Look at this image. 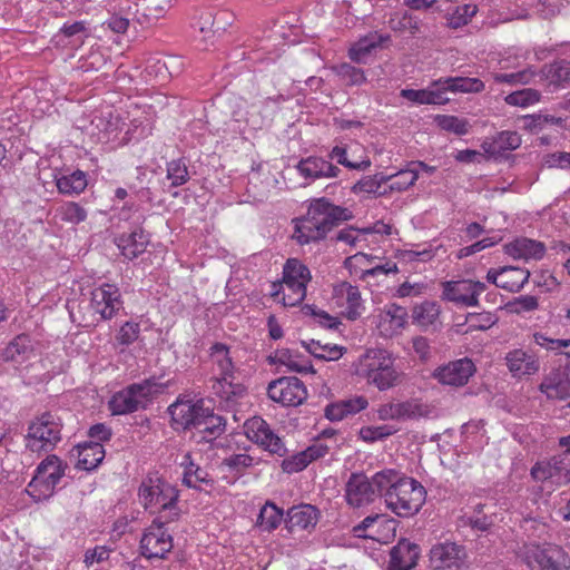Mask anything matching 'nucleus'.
Returning a JSON list of instances; mask_svg holds the SVG:
<instances>
[{
    "label": "nucleus",
    "instance_id": "nucleus-1",
    "mask_svg": "<svg viewBox=\"0 0 570 570\" xmlns=\"http://www.w3.org/2000/svg\"><path fill=\"white\" fill-rule=\"evenodd\" d=\"M375 483L383 491L386 507L401 518L416 514L426 499L424 487L412 478H401L394 470L375 473Z\"/></svg>",
    "mask_w": 570,
    "mask_h": 570
},
{
    "label": "nucleus",
    "instance_id": "nucleus-2",
    "mask_svg": "<svg viewBox=\"0 0 570 570\" xmlns=\"http://www.w3.org/2000/svg\"><path fill=\"white\" fill-rule=\"evenodd\" d=\"M353 217L348 208L332 204L326 198L314 199L304 217L294 220L293 238L301 245L320 242L337 224Z\"/></svg>",
    "mask_w": 570,
    "mask_h": 570
},
{
    "label": "nucleus",
    "instance_id": "nucleus-3",
    "mask_svg": "<svg viewBox=\"0 0 570 570\" xmlns=\"http://www.w3.org/2000/svg\"><path fill=\"white\" fill-rule=\"evenodd\" d=\"M138 495L144 508L156 514L157 522H175L179 519L178 491L157 474L144 479Z\"/></svg>",
    "mask_w": 570,
    "mask_h": 570
},
{
    "label": "nucleus",
    "instance_id": "nucleus-4",
    "mask_svg": "<svg viewBox=\"0 0 570 570\" xmlns=\"http://www.w3.org/2000/svg\"><path fill=\"white\" fill-rule=\"evenodd\" d=\"M122 307L119 288L115 284H102L91 291L90 302L78 304V311L72 306L70 316L73 322L88 327L100 321L112 318Z\"/></svg>",
    "mask_w": 570,
    "mask_h": 570
},
{
    "label": "nucleus",
    "instance_id": "nucleus-5",
    "mask_svg": "<svg viewBox=\"0 0 570 570\" xmlns=\"http://www.w3.org/2000/svg\"><path fill=\"white\" fill-rule=\"evenodd\" d=\"M163 384L155 377L134 383L115 393L109 401V410L114 415H124L145 407L154 395L158 394Z\"/></svg>",
    "mask_w": 570,
    "mask_h": 570
},
{
    "label": "nucleus",
    "instance_id": "nucleus-6",
    "mask_svg": "<svg viewBox=\"0 0 570 570\" xmlns=\"http://www.w3.org/2000/svg\"><path fill=\"white\" fill-rule=\"evenodd\" d=\"M361 368L367 382L380 391L393 387L400 377L390 353L382 348L368 350L361 358Z\"/></svg>",
    "mask_w": 570,
    "mask_h": 570
},
{
    "label": "nucleus",
    "instance_id": "nucleus-7",
    "mask_svg": "<svg viewBox=\"0 0 570 570\" xmlns=\"http://www.w3.org/2000/svg\"><path fill=\"white\" fill-rule=\"evenodd\" d=\"M61 419L50 412L30 422L26 446L32 452H49L61 441Z\"/></svg>",
    "mask_w": 570,
    "mask_h": 570
},
{
    "label": "nucleus",
    "instance_id": "nucleus-8",
    "mask_svg": "<svg viewBox=\"0 0 570 570\" xmlns=\"http://www.w3.org/2000/svg\"><path fill=\"white\" fill-rule=\"evenodd\" d=\"M65 475V466L57 455H48L37 468L36 474L26 491L36 501L51 498L56 487Z\"/></svg>",
    "mask_w": 570,
    "mask_h": 570
},
{
    "label": "nucleus",
    "instance_id": "nucleus-9",
    "mask_svg": "<svg viewBox=\"0 0 570 570\" xmlns=\"http://www.w3.org/2000/svg\"><path fill=\"white\" fill-rule=\"evenodd\" d=\"M522 559L530 570H570V557L558 546L525 544Z\"/></svg>",
    "mask_w": 570,
    "mask_h": 570
},
{
    "label": "nucleus",
    "instance_id": "nucleus-10",
    "mask_svg": "<svg viewBox=\"0 0 570 570\" xmlns=\"http://www.w3.org/2000/svg\"><path fill=\"white\" fill-rule=\"evenodd\" d=\"M475 372L474 362L469 357H462L438 366L432 372V377L441 385L462 387L469 383Z\"/></svg>",
    "mask_w": 570,
    "mask_h": 570
},
{
    "label": "nucleus",
    "instance_id": "nucleus-11",
    "mask_svg": "<svg viewBox=\"0 0 570 570\" xmlns=\"http://www.w3.org/2000/svg\"><path fill=\"white\" fill-rule=\"evenodd\" d=\"M382 495L383 491L375 483V474L368 479L363 473H352L345 484V499L348 505L361 508L368 505Z\"/></svg>",
    "mask_w": 570,
    "mask_h": 570
},
{
    "label": "nucleus",
    "instance_id": "nucleus-12",
    "mask_svg": "<svg viewBox=\"0 0 570 570\" xmlns=\"http://www.w3.org/2000/svg\"><path fill=\"white\" fill-rule=\"evenodd\" d=\"M169 523L157 522V519L153 520L140 540V549L144 557L161 559L173 549V538L166 528Z\"/></svg>",
    "mask_w": 570,
    "mask_h": 570
},
{
    "label": "nucleus",
    "instance_id": "nucleus-13",
    "mask_svg": "<svg viewBox=\"0 0 570 570\" xmlns=\"http://www.w3.org/2000/svg\"><path fill=\"white\" fill-rule=\"evenodd\" d=\"M466 552L463 546L455 542H438L432 546L429 554L432 570H462Z\"/></svg>",
    "mask_w": 570,
    "mask_h": 570
},
{
    "label": "nucleus",
    "instance_id": "nucleus-14",
    "mask_svg": "<svg viewBox=\"0 0 570 570\" xmlns=\"http://www.w3.org/2000/svg\"><path fill=\"white\" fill-rule=\"evenodd\" d=\"M267 394L284 406L301 405L307 399V390L297 377H281L269 383Z\"/></svg>",
    "mask_w": 570,
    "mask_h": 570
},
{
    "label": "nucleus",
    "instance_id": "nucleus-15",
    "mask_svg": "<svg viewBox=\"0 0 570 570\" xmlns=\"http://www.w3.org/2000/svg\"><path fill=\"white\" fill-rule=\"evenodd\" d=\"M442 298L463 306H478L479 295L487 289V285L479 281L461 279L449 281L442 284Z\"/></svg>",
    "mask_w": 570,
    "mask_h": 570
},
{
    "label": "nucleus",
    "instance_id": "nucleus-16",
    "mask_svg": "<svg viewBox=\"0 0 570 570\" xmlns=\"http://www.w3.org/2000/svg\"><path fill=\"white\" fill-rule=\"evenodd\" d=\"M531 475L541 482L551 480L556 484L570 483V451L554 455L549 461L535 463Z\"/></svg>",
    "mask_w": 570,
    "mask_h": 570
},
{
    "label": "nucleus",
    "instance_id": "nucleus-17",
    "mask_svg": "<svg viewBox=\"0 0 570 570\" xmlns=\"http://www.w3.org/2000/svg\"><path fill=\"white\" fill-rule=\"evenodd\" d=\"M247 438L262 445L271 453L283 456L286 453V449L282 440L274 434L269 425L261 417H253L245 424Z\"/></svg>",
    "mask_w": 570,
    "mask_h": 570
},
{
    "label": "nucleus",
    "instance_id": "nucleus-18",
    "mask_svg": "<svg viewBox=\"0 0 570 570\" xmlns=\"http://www.w3.org/2000/svg\"><path fill=\"white\" fill-rule=\"evenodd\" d=\"M539 390L550 400L570 397V366L551 370L542 380Z\"/></svg>",
    "mask_w": 570,
    "mask_h": 570
},
{
    "label": "nucleus",
    "instance_id": "nucleus-19",
    "mask_svg": "<svg viewBox=\"0 0 570 570\" xmlns=\"http://www.w3.org/2000/svg\"><path fill=\"white\" fill-rule=\"evenodd\" d=\"M205 406L203 401L193 403L190 401H178L168 407L173 423L177 428L196 429L198 421L202 419Z\"/></svg>",
    "mask_w": 570,
    "mask_h": 570
},
{
    "label": "nucleus",
    "instance_id": "nucleus-20",
    "mask_svg": "<svg viewBox=\"0 0 570 570\" xmlns=\"http://www.w3.org/2000/svg\"><path fill=\"white\" fill-rule=\"evenodd\" d=\"M505 364L515 379L534 375L540 370L539 358L522 348H515L507 353Z\"/></svg>",
    "mask_w": 570,
    "mask_h": 570
},
{
    "label": "nucleus",
    "instance_id": "nucleus-21",
    "mask_svg": "<svg viewBox=\"0 0 570 570\" xmlns=\"http://www.w3.org/2000/svg\"><path fill=\"white\" fill-rule=\"evenodd\" d=\"M333 295L340 306L345 307L348 320H356L361 316L363 302L358 287L342 282L334 286Z\"/></svg>",
    "mask_w": 570,
    "mask_h": 570
},
{
    "label": "nucleus",
    "instance_id": "nucleus-22",
    "mask_svg": "<svg viewBox=\"0 0 570 570\" xmlns=\"http://www.w3.org/2000/svg\"><path fill=\"white\" fill-rule=\"evenodd\" d=\"M504 253L514 259L540 261L546 254V245L535 239L519 237L504 245Z\"/></svg>",
    "mask_w": 570,
    "mask_h": 570
},
{
    "label": "nucleus",
    "instance_id": "nucleus-23",
    "mask_svg": "<svg viewBox=\"0 0 570 570\" xmlns=\"http://www.w3.org/2000/svg\"><path fill=\"white\" fill-rule=\"evenodd\" d=\"M377 327L382 335L392 337L400 333L407 323V311L405 307L390 304L386 305L379 315Z\"/></svg>",
    "mask_w": 570,
    "mask_h": 570
},
{
    "label": "nucleus",
    "instance_id": "nucleus-24",
    "mask_svg": "<svg viewBox=\"0 0 570 570\" xmlns=\"http://www.w3.org/2000/svg\"><path fill=\"white\" fill-rule=\"evenodd\" d=\"M298 173L306 179L320 178H334L341 171L338 167L334 166L321 157H307L302 159L296 166Z\"/></svg>",
    "mask_w": 570,
    "mask_h": 570
},
{
    "label": "nucleus",
    "instance_id": "nucleus-25",
    "mask_svg": "<svg viewBox=\"0 0 570 570\" xmlns=\"http://www.w3.org/2000/svg\"><path fill=\"white\" fill-rule=\"evenodd\" d=\"M419 547L407 540H401L390 552V570H411L416 566Z\"/></svg>",
    "mask_w": 570,
    "mask_h": 570
},
{
    "label": "nucleus",
    "instance_id": "nucleus-26",
    "mask_svg": "<svg viewBox=\"0 0 570 570\" xmlns=\"http://www.w3.org/2000/svg\"><path fill=\"white\" fill-rule=\"evenodd\" d=\"M213 390L226 406L237 404L247 394L246 387L234 375L218 376L213 384Z\"/></svg>",
    "mask_w": 570,
    "mask_h": 570
},
{
    "label": "nucleus",
    "instance_id": "nucleus-27",
    "mask_svg": "<svg viewBox=\"0 0 570 570\" xmlns=\"http://www.w3.org/2000/svg\"><path fill=\"white\" fill-rule=\"evenodd\" d=\"M368 405L367 399L363 395H356L350 399L331 403L325 407V416L330 421H341L348 415H354Z\"/></svg>",
    "mask_w": 570,
    "mask_h": 570
},
{
    "label": "nucleus",
    "instance_id": "nucleus-28",
    "mask_svg": "<svg viewBox=\"0 0 570 570\" xmlns=\"http://www.w3.org/2000/svg\"><path fill=\"white\" fill-rule=\"evenodd\" d=\"M316 523L317 510L311 504H301L287 511L286 525L289 531L314 528Z\"/></svg>",
    "mask_w": 570,
    "mask_h": 570
},
{
    "label": "nucleus",
    "instance_id": "nucleus-29",
    "mask_svg": "<svg viewBox=\"0 0 570 570\" xmlns=\"http://www.w3.org/2000/svg\"><path fill=\"white\" fill-rule=\"evenodd\" d=\"M521 145V136L517 131H502L497 137L484 140L482 150L490 157H497L508 150H514Z\"/></svg>",
    "mask_w": 570,
    "mask_h": 570
},
{
    "label": "nucleus",
    "instance_id": "nucleus-30",
    "mask_svg": "<svg viewBox=\"0 0 570 570\" xmlns=\"http://www.w3.org/2000/svg\"><path fill=\"white\" fill-rule=\"evenodd\" d=\"M148 243V235L140 228L135 229L128 235H121L117 239L118 248L128 259H134L142 254L146 250Z\"/></svg>",
    "mask_w": 570,
    "mask_h": 570
},
{
    "label": "nucleus",
    "instance_id": "nucleus-31",
    "mask_svg": "<svg viewBox=\"0 0 570 570\" xmlns=\"http://www.w3.org/2000/svg\"><path fill=\"white\" fill-rule=\"evenodd\" d=\"M77 468L85 471L96 469L105 458V450L99 442H85L77 446Z\"/></svg>",
    "mask_w": 570,
    "mask_h": 570
},
{
    "label": "nucleus",
    "instance_id": "nucleus-32",
    "mask_svg": "<svg viewBox=\"0 0 570 570\" xmlns=\"http://www.w3.org/2000/svg\"><path fill=\"white\" fill-rule=\"evenodd\" d=\"M311 272L306 265H304L297 258H289L283 268V282L282 285L285 287H305L311 281Z\"/></svg>",
    "mask_w": 570,
    "mask_h": 570
},
{
    "label": "nucleus",
    "instance_id": "nucleus-33",
    "mask_svg": "<svg viewBox=\"0 0 570 570\" xmlns=\"http://www.w3.org/2000/svg\"><path fill=\"white\" fill-rule=\"evenodd\" d=\"M137 3H129L126 1V6H112V12L110 17L102 23L115 33H125L129 27L130 19L134 18L138 11Z\"/></svg>",
    "mask_w": 570,
    "mask_h": 570
},
{
    "label": "nucleus",
    "instance_id": "nucleus-34",
    "mask_svg": "<svg viewBox=\"0 0 570 570\" xmlns=\"http://www.w3.org/2000/svg\"><path fill=\"white\" fill-rule=\"evenodd\" d=\"M390 36H382L377 33H371L357 42H355L348 50V57L356 63H364L366 58L373 49L377 48L382 42L387 41Z\"/></svg>",
    "mask_w": 570,
    "mask_h": 570
},
{
    "label": "nucleus",
    "instance_id": "nucleus-35",
    "mask_svg": "<svg viewBox=\"0 0 570 570\" xmlns=\"http://www.w3.org/2000/svg\"><path fill=\"white\" fill-rule=\"evenodd\" d=\"M530 272L520 267L504 266L501 267L500 288L508 292H519L529 281Z\"/></svg>",
    "mask_w": 570,
    "mask_h": 570
},
{
    "label": "nucleus",
    "instance_id": "nucleus-36",
    "mask_svg": "<svg viewBox=\"0 0 570 570\" xmlns=\"http://www.w3.org/2000/svg\"><path fill=\"white\" fill-rule=\"evenodd\" d=\"M56 186L62 194H79L87 187L83 171L76 170L69 175L56 176Z\"/></svg>",
    "mask_w": 570,
    "mask_h": 570
},
{
    "label": "nucleus",
    "instance_id": "nucleus-37",
    "mask_svg": "<svg viewBox=\"0 0 570 570\" xmlns=\"http://www.w3.org/2000/svg\"><path fill=\"white\" fill-rule=\"evenodd\" d=\"M393 176H387L383 173L375 174L373 176H365L362 179H360L353 187L352 191L354 194H377L386 195L387 190L380 191V188L383 184H386L387 181L392 180Z\"/></svg>",
    "mask_w": 570,
    "mask_h": 570
},
{
    "label": "nucleus",
    "instance_id": "nucleus-38",
    "mask_svg": "<svg viewBox=\"0 0 570 570\" xmlns=\"http://www.w3.org/2000/svg\"><path fill=\"white\" fill-rule=\"evenodd\" d=\"M400 410L401 421L429 417L433 412V407L420 399H410L400 402Z\"/></svg>",
    "mask_w": 570,
    "mask_h": 570
},
{
    "label": "nucleus",
    "instance_id": "nucleus-39",
    "mask_svg": "<svg viewBox=\"0 0 570 570\" xmlns=\"http://www.w3.org/2000/svg\"><path fill=\"white\" fill-rule=\"evenodd\" d=\"M439 315L440 306L431 301L415 305L412 312L413 322L423 327L434 324Z\"/></svg>",
    "mask_w": 570,
    "mask_h": 570
},
{
    "label": "nucleus",
    "instance_id": "nucleus-40",
    "mask_svg": "<svg viewBox=\"0 0 570 570\" xmlns=\"http://www.w3.org/2000/svg\"><path fill=\"white\" fill-rule=\"evenodd\" d=\"M542 72L546 79L556 86L570 85V62L560 60L544 66Z\"/></svg>",
    "mask_w": 570,
    "mask_h": 570
},
{
    "label": "nucleus",
    "instance_id": "nucleus-41",
    "mask_svg": "<svg viewBox=\"0 0 570 570\" xmlns=\"http://www.w3.org/2000/svg\"><path fill=\"white\" fill-rule=\"evenodd\" d=\"M196 429L208 435V438H216L225 430V420L214 414L209 409L205 407L202 419L198 421Z\"/></svg>",
    "mask_w": 570,
    "mask_h": 570
},
{
    "label": "nucleus",
    "instance_id": "nucleus-42",
    "mask_svg": "<svg viewBox=\"0 0 570 570\" xmlns=\"http://www.w3.org/2000/svg\"><path fill=\"white\" fill-rule=\"evenodd\" d=\"M210 357L213 363L217 366L219 376L234 375V365L229 356V351L226 345L216 343L212 347Z\"/></svg>",
    "mask_w": 570,
    "mask_h": 570
},
{
    "label": "nucleus",
    "instance_id": "nucleus-43",
    "mask_svg": "<svg viewBox=\"0 0 570 570\" xmlns=\"http://www.w3.org/2000/svg\"><path fill=\"white\" fill-rule=\"evenodd\" d=\"M56 217L68 224L77 225L87 218V212L79 204L68 202L57 207Z\"/></svg>",
    "mask_w": 570,
    "mask_h": 570
},
{
    "label": "nucleus",
    "instance_id": "nucleus-44",
    "mask_svg": "<svg viewBox=\"0 0 570 570\" xmlns=\"http://www.w3.org/2000/svg\"><path fill=\"white\" fill-rule=\"evenodd\" d=\"M283 520V511L275 504L267 502L262 509L257 518V524L266 531L276 529Z\"/></svg>",
    "mask_w": 570,
    "mask_h": 570
},
{
    "label": "nucleus",
    "instance_id": "nucleus-45",
    "mask_svg": "<svg viewBox=\"0 0 570 570\" xmlns=\"http://www.w3.org/2000/svg\"><path fill=\"white\" fill-rule=\"evenodd\" d=\"M31 351L29 336L22 334L14 337L3 350L4 361H19Z\"/></svg>",
    "mask_w": 570,
    "mask_h": 570
},
{
    "label": "nucleus",
    "instance_id": "nucleus-46",
    "mask_svg": "<svg viewBox=\"0 0 570 570\" xmlns=\"http://www.w3.org/2000/svg\"><path fill=\"white\" fill-rule=\"evenodd\" d=\"M303 344L312 355L320 360L334 361L343 355V348L337 345H322L314 340L308 343L303 342Z\"/></svg>",
    "mask_w": 570,
    "mask_h": 570
},
{
    "label": "nucleus",
    "instance_id": "nucleus-47",
    "mask_svg": "<svg viewBox=\"0 0 570 570\" xmlns=\"http://www.w3.org/2000/svg\"><path fill=\"white\" fill-rule=\"evenodd\" d=\"M443 83L445 85V89L453 92H480L484 88V83L478 78H446Z\"/></svg>",
    "mask_w": 570,
    "mask_h": 570
},
{
    "label": "nucleus",
    "instance_id": "nucleus-48",
    "mask_svg": "<svg viewBox=\"0 0 570 570\" xmlns=\"http://www.w3.org/2000/svg\"><path fill=\"white\" fill-rule=\"evenodd\" d=\"M333 70L347 86H360L366 81L364 71L350 63H341L334 67Z\"/></svg>",
    "mask_w": 570,
    "mask_h": 570
},
{
    "label": "nucleus",
    "instance_id": "nucleus-49",
    "mask_svg": "<svg viewBox=\"0 0 570 570\" xmlns=\"http://www.w3.org/2000/svg\"><path fill=\"white\" fill-rule=\"evenodd\" d=\"M167 178L173 187H179L189 180L187 164L184 159H174L167 164Z\"/></svg>",
    "mask_w": 570,
    "mask_h": 570
},
{
    "label": "nucleus",
    "instance_id": "nucleus-50",
    "mask_svg": "<svg viewBox=\"0 0 570 570\" xmlns=\"http://www.w3.org/2000/svg\"><path fill=\"white\" fill-rule=\"evenodd\" d=\"M435 122L441 129L456 135H465L468 132L469 122L456 116L438 115L435 117Z\"/></svg>",
    "mask_w": 570,
    "mask_h": 570
},
{
    "label": "nucleus",
    "instance_id": "nucleus-51",
    "mask_svg": "<svg viewBox=\"0 0 570 570\" xmlns=\"http://www.w3.org/2000/svg\"><path fill=\"white\" fill-rule=\"evenodd\" d=\"M475 4H463L458 7L448 18V26L452 29H459L469 23L476 13Z\"/></svg>",
    "mask_w": 570,
    "mask_h": 570
},
{
    "label": "nucleus",
    "instance_id": "nucleus-52",
    "mask_svg": "<svg viewBox=\"0 0 570 570\" xmlns=\"http://www.w3.org/2000/svg\"><path fill=\"white\" fill-rule=\"evenodd\" d=\"M255 463H257V460L247 453L232 454L222 461V465L235 473H243Z\"/></svg>",
    "mask_w": 570,
    "mask_h": 570
},
{
    "label": "nucleus",
    "instance_id": "nucleus-53",
    "mask_svg": "<svg viewBox=\"0 0 570 570\" xmlns=\"http://www.w3.org/2000/svg\"><path fill=\"white\" fill-rule=\"evenodd\" d=\"M392 176L393 178L396 177L397 180L393 181L389 186V190L403 191L415 184V181L417 180V170L412 169L410 165H407L406 169H401L396 174H393Z\"/></svg>",
    "mask_w": 570,
    "mask_h": 570
},
{
    "label": "nucleus",
    "instance_id": "nucleus-54",
    "mask_svg": "<svg viewBox=\"0 0 570 570\" xmlns=\"http://www.w3.org/2000/svg\"><path fill=\"white\" fill-rule=\"evenodd\" d=\"M539 91L531 88H527L509 94L505 97V102L511 106L527 107L539 101Z\"/></svg>",
    "mask_w": 570,
    "mask_h": 570
},
{
    "label": "nucleus",
    "instance_id": "nucleus-55",
    "mask_svg": "<svg viewBox=\"0 0 570 570\" xmlns=\"http://www.w3.org/2000/svg\"><path fill=\"white\" fill-rule=\"evenodd\" d=\"M106 63V57L100 48H91L86 56L79 59V69L82 71L99 70Z\"/></svg>",
    "mask_w": 570,
    "mask_h": 570
},
{
    "label": "nucleus",
    "instance_id": "nucleus-56",
    "mask_svg": "<svg viewBox=\"0 0 570 570\" xmlns=\"http://www.w3.org/2000/svg\"><path fill=\"white\" fill-rule=\"evenodd\" d=\"M396 430L391 425L364 426L360 430V438L365 442H375L393 435Z\"/></svg>",
    "mask_w": 570,
    "mask_h": 570
},
{
    "label": "nucleus",
    "instance_id": "nucleus-57",
    "mask_svg": "<svg viewBox=\"0 0 570 570\" xmlns=\"http://www.w3.org/2000/svg\"><path fill=\"white\" fill-rule=\"evenodd\" d=\"M498 318L490 312L470 313L466 317L470 328L485 331L497 323Z\"/></svg>",
    "mask_w": 570,
    "mask_h": 570
},
{
    "label": "nucleus",
    "instance_id": "nucleus-58",
    "mask_svg": "<svg viewBox=\"0 0 570 570\" xmlns=\"http://www.w3.org/2000/svg\"><path fill=\"white\" fill-rule=\"evenodd\" d=\"M164 57L150 58L147 61L146 72L156 81L163 83L168 81V71H166Z\"/></svg>",
    "mask_w": 570,
    "mask_h": 570
},
{
    "label": "nucleus",
    "instance_id": "nucleus-59",
    "mask_svg": "<svg viewBox=\"0 0 570 570\" xmlns=\"http://www.w3.org/2000/svg\"><path fill=\"white\" fill-rule=\"evenodd\" d=\"M332 159H336L338 164L350 168V169H357V170H365L371 166V161L368 159L362 160L360 163H352L346 157V149L341 146H335L331 154Z\"/></svg>",
    "mask_w": 570,
    "mask_h": 570
},
{
    "label": "nucleus",
    "instance_id": "nucleus-60",
    "mask_svg": "<svg viewBox=\"0 0 570 570\" xmlns=\"http://www.w3.org/2000/svg\"><path fill=\"white\" fill-rule=\"evenodd\" d=\"M365 233L362 232V229L354 228L352 226L344 228L340 230L336 234V240L345 243L352 247L358 246L362 242H365Z\"/></svg>",
    "mask_w": 570,
    "mask_h": 570
},
{
    "label": "nucleus",
    "instance_id": "nucleus-61",
    "mask_svg": "<svg viewBox=\"0 0 570 570\" xmlns=\"http://www.w3.org/2000/svg\"><path fill=\"white\" fill-rule=\"evenodd\" d=\"M183 481L189 488H197L198 483H208L209 479L207 472L190 463L185 470Z\"/></svg>",
    "mask_w": 570,
    "mask_h": 570
},
{
    "label": "nucleus",
    "instance_id": "nucleus-62",
    "mask_svg": "<svg viewBox=\"0 0 570 570\" xmlns=\"http://www.w3.org/2000/svg\"><path fill=\"white\" fill-rule=\"evenodd\" d=\"M140 326L135 322H126L119 330L117 340L121 345H130L139 337Z\"/></svg>",
    "mask_w": 570,
    "mask_h": 570
},
{
    "label": "nucleus",
    "instance_id": "nucleus-63",
    "mask_svg": "<svg viewBox=\"0 0 570 570\" xmlns=\"http://www.w3.org/2000/svg\"><path fill=\"white\" fill-rule=\"evenodd\" d=\"M307 456L304 451L298 452L282 462V469L286 473H295L304 470L308 465Z\"/></svg>",
    "mask_w": 570,
    "mask_h": 570
},
{
    "label": "nucleus",
    "instance_id": "nucleus-64",
    "mask_svg": "<svg viewBox=\"0 0 570 570\" xmlns=\"http://www.w3.org/2000/svg\"><path fill=\"white\" fill-rule=\"evenodd\" d=\"M542 161L548 168L570 169V153L556 151L547 154Z\"/></svg>",
    "mask_w": 570,
    "mask_h": 570
}]
</instances>
